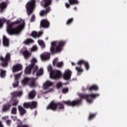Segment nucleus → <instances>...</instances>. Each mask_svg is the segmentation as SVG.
Segmentation results:
<instances>
[{
    "label": "nucleus",
    "mask_w": 127,
    "mask_h": 127,
    "mask_svg": "<svg viewBox=\"0 0 127 127\" xmlns=\"http://www.w3.org/2000/svg\"><path fill=\"white\" fill-rule=\"evenodd\" d=\"M50 56V54L48 53H45L40 56L41 60L44 61L45 60H47L49 59V57Z\"/></svg>",
    "instance_id": "obj_19"
},
{
    "label": "nucleus",
    "mask_w": 127,
    "mask_h": 127,
    "mask_svg": "<svg viewBox=\"0 0 127 127\" xmlns=\"http://www.w3.org/2000/svg\"><path fill=\"white\" fill-rule=\"evenodd\" d=\"M82 64H84V66L86 68V70H89V69H90V65H89V63L87 62L84 60H81L80 61V65L81 66V65H82Z\"/></svg>",
    "instance_id": "obj_23"
},
{
    "label": "nucleus",
    "mask_w": 127,
    "mask_h": 127,
    "mask_svg": "<svg viewBox=\"0 0 127 127\" xmlns=\"http://www.w3.org/2000/svg\"><path fill=\"white\" fill-rule=\"evenodd\" d=\"M63 103L67 106H76V105H78L80 103L79 100H74L73 101H63Z\"/></svg>",
    "instance_id": "obj_11"
},
{
    "label": "nucleus",
    "mask_w": 127,
    "mask_h": 127,
    "mask_svg": "<svg viewBox=\"0 0 127 127\" xmlns=\"http://www.w3.org/2000/svg\"><path fill=\"white\" fill-rule=\"evenodd\" d=\"M42 32H39V33H37L36 31H33L31 34V36L34 38L39 37L40 35H42Z\"/></svg>",
    "instance_id": "obj_26"
},
{
    "label": "nucleus",
    "mask_w": 127,
    "mask_h": 127,
    "mask_svg": "<svg viewBox=\"0 0 127 127\" xmlns=\"http://www.w3.org/2000/svg\"><path fill=\"white\" fill-rule=\"evenodd\" d=\"M35 5V0H31L29 1L25 5V7L27 9V12L28 15L31 14L32 11H33V9L34 8V6Z\"/></svg>",
    "instance_id": "obj_8"
},
{
    "label": "nucleus",
    "mask_w": 127,
    "mask_h": 127,
    "mask_svg": "<svg viewBox=\"0 0 127 127\" xmlns=\"http://www.w3.org/2000/svg\"><path fill=\"white\" fill-rule=\"evenodd\" d=\"M4 21V20L0 19V28H1L2 27V24H3Z\"/></svg>",
    "instance_id": "obj_43"
},
{
    "label": "nucleus",
    "mask_w": 127,
    "mask_h": 127,
    "mask_svg": "<svg viewBox=\"0 0 127 127\" xmlns=\"http://www.w3.org/2000/svg\"><path fill=\"white\" fill-rule=\"evenodd\" d=\"M47 110H52L55 111L58 110L59 111H63L64 110V106L61 103L56 104L54 102H51L47 107Z\"/></svg>",
    "instance_id": "obj_7"
},
{
    "label": "nucleus",
    "mask_w": 127,
    "mask_h": 127,
    "mask_svg": "<svg viewBox=\"0 0 127 127\" xmlns=\"http://www.w3.org/2000/svg\"><path fill=\"white\" fill-rule=\"evenodd\" d=\"M36 79L33 77H24L21 80V84L23 86H27L29 85L30 87H35Z\"/></svg>",
    "instance_id": "obj_4"
},
{
    "label": "nucleus",
    "mask_w": 127,
    "mask_h": 127,
    "mask_svg": "<svg viewBox=\"0 0 127 127\" xmlns=\"http://www.w3.org/2000/svg\"><path fill=\"white\" fill-rule=\"evenodd\" d=\"M12 95V99H13L14 97H20L22 95V91H15L11 93Z\"/></svg>",
    "instance_id": "obj_21"
},
{
    "label": "nucleus",
    "mask_w": 127,
    "mask_h": 127,
    "mask_svg": "<svg viewBox=\"0 0 127 127\" xmlns=\"http://www.w3.org/2000/svg\"><path fill=\"white\" fill-rule=\"evenodd\" d=\"M0 127H3V126H2V124L1 122H0Z\"/></svg>",
    "instance_id": "obj_50"
},
{
    "label": "nucleus",
    "mask_w": 127,
    "mask_h": 127,
    "mask_svg": "<svg viewBox=\"0 0 127 127\" xmlns=\"http://www.w3.org/2000/svg\"><path fill=\"white\" fill-rule=\"evenodd\" d=\"M3 45L5 47H8L9 46V40L5 36H3Z\"/></svg>",
    "instance_id": "obj_18"
},
{
    "label": "nucleus",
    "mask_w": 127,
    "mask_h": 127,
    "mask_svg": "<svg viewBox=\"0 0 127 127\" xmlns=\"http://www.w3.org/2000/svg\"><path fill=\"white\" fill-rule=\"evenodd\" d=\"M71 75H72V71L69 69L65 70L63 75L64 79V80H69L71 78Z\"/></svg>",
    "instance_id": "obj_12"
},
{
    "label": "nucleus",
    "mask_w": 127,
    "mask_h": 127,
    "mask_svg": "<svg viewBox=\"0 0 127 127\" xmlns=\"http://www.w3.org/2000/svg\"><path fill=\"white\" fill-rule=\"evenodd\" d=\"M11 77H12V75H11Z\"/></svg>",
    "instance_id": "obj_54"
},
{
    "label": "nucleus",
    "mask_w": 127,
    "mask_h": 127,
    "mask_svg": "<svg viewBox=\"0 0 127 127\" xmlns=\"http://www.w3.org/2000/svg\"><path fill=\"white\" fill-rule=\"evenodd\" d=\"M24 43L25 44H31L32 43H34V41L31 39H27L24 41Z\"/></svg>",
    "instance_id": "obj_31"
},
{
    "label": "nucleus",
    "mask_w": 127,
    "mask_h": 127,
    "mask_svg": "<svg viewBox=\"0 0 127 127\" xmlns=\"http://www.w3.org/2000/svg\"><path fill=\"white\" fill-rule=\"evenodd\" d=\"M10 107H11V105L9 103L4 105L2 109V112H6Z\"/></svg>",
    "instance_id": "obj_27"
},
{
    "label": "nucleus",
    "mask_w": 127,
    "mask_h": 127,
    "mask_svg": "<svg viewBox=\"0 0 127 127\" xmlns=\"http://www.w3.org/2000/svg\"><path fill=\"white\" fill-rule=\"evenodd\" d=\"M53 85V83L49 80L47 81L43 86V89L44 90H48L49 87H51Z\"/></svg>",
    "instance_id": "obj_14"
},
{
    "label": "nucleus",
    "mask_w": 127,
    "mask_h": 127,
    "mask_svg": "<svg viewBox=\"0 0 127 127\" xmlns=\"http://www.w3.org/2000/svg\"><path fill=\"white\" fill-rule=\"evenodd\" d=\"M15 83L12 84L13 88H16L18 86V80H15Z\"/></svg>",
    "instance_id": "obj_39"
},
{
    "label": "nucleus",
    "mask_w": 127,
    "mask_h": 127,
    "mask_svg": "<svg viewBox=\"0 0 127 127\" xmlns=\"http://www.w3.org/2000/svg\"><path fill=\"white\" fill-rule=\"evenodd\" d=\"M68 88H64L62 89V92L63 94H66V93H68Z\"/></svg>",
    "instance_id": "obj_38"
},
{
    "label": "nucleus",
    "mask_w": 127,
    "mask_h": 127,
    "mask_svg": "<svg viewBox=\"0 0 127 127\" xmlns=\"http://www.w3.org/2000/svg\"><path fill=\"white\" fill-rule=\"evenodd\" d=\"M83 71H84V70H83V69H82V68H80V74L82 72H83Z\"/></svg>",
    "instance_id": "obj_49"
},
{
    "label": "nucleus",
    "mask_w": 127,
    "mask_h": 127,
    "mask_svg": "<svg viewBox=\"0 0 127 127\" xmlns=\"http://www.w3.org/2000/svg\"><path fill=\"white\" fill-rule=\"evenodd\" d=\"M14 98L13 99L12 98V101H11V104L12 106H16L17 104H18V101L17 99L13 100Z\"/></svg>",
    "instance_id": "obj_34"
},
{
    "label": "nucleus",
    "mask_w": 127,
    "mask_h": 127,
    "mask_svg": "<svg viewBox=\"0 0 127 127\" xmlns=\"http://www.w3.org/2000/svg\"><path fill=\"white\" fill-rule=\"evenodd\" d=\"M5 7H6V3L4 2H1L0 3V12H2Z\"/></svg>",
    "instance_id": "obj_29"
},
{
    "label": "nucleus",
    "mask_w": 127,
    "mask_h": 127,
    "mask_svg": "<svg viewBox=\"0 0 127 127\" xmlns=\"http://www.w3.org/2000/svg\"><path fill=\"white\" fill-rule=\"evenodd\" d=\"M87 90L88 91H98L99 90V87L97 86V85H93L87 88Z\"/></svg>",
    "instance_id": "obj_25"
},
{
    "label": "nucleus",
    "mask_w": 127,
    "mask_h": 127,
    "mask_svg": "<svg viewBox=\"0 0 127 127\" xmlns=\"http://www.w3.org/2000/svg\"><path fill=\"white\" fill-rule=\"evenodd\" d=\"M48 92H50V90L48 91Z\"/></svg>",
    "instance_id": "obj_55"
},
{
    "label": "nucleus",
    "mask_w": 127,
    "mask_h": 127,
    "mask_svg": "<svg viewBox=\"0 0 127 127\" xmlns=\"http://www.w3.org/2000/svg\"><path fill=\"white\" fill-rule=\"evenodd\" d=\"M37 62V60H36V58H33L32 59L31 61V64L26 67L25 70V74H30L31 70L33 75H34V74H35V72H36V75L37 77H39V76H41V75L43 74V69L40 68V69L37 70V69H38V66L37 65L34 66V64Z\"/></svg>",
    "instance_id": "obj_2"
},
{
    "label": "nucleus",
    "mask_w": 127,
    "mask_h": 127,
    "mask_svg": "<svg viewBox=\"0 0 127 127\" xmlns=\"http://www.w3.org/2000/svg\"><path fill=\"white\" fill-rule=\"evenodd\" d=\"M0 77H1V78H5V75H6V74L5 73V70L0 69Z\"/></svg>",
    "instance_id": "obj_33"
},
{
    "label": "nucleus",
    "mask_w": 127,
    "mask_h": 127,
    "mask_svg": "<svg viewBox=\"0 0 127 127\" xmlns=\"http://www.w3.org/2000/svg\"><path fill=\"white\" fill-rule=\"evenodd\" d=\"M6 123L7 125V126H10V124H11V121L7 120L6 121Z\"/></svg>",
    "instance_id": "obj_44"
},
{
    "label": "nucleus",
    "mask_w": 127,
    "mask_h": 127,
    "mask_svg": "<svg viewBox=\"0 0 127 127\" xmlns=\"http://www.w3.org/2000/svg\"><path fill=\"white\" fill-rule=\"evenodd\" d=\"M6 119H8V116H5L2 118V120H6Z\"/></svg>",
    "instance_id": "obj_47"
},
{
    "label": "nucleus",
    "mask_w": 127,
    "mask_h": 127,
    "mask_svg": "<svg viewBox=\"0 0 127 127\" xmlns=\"http://www.w3.org/2000/svg\"><path fill=\"white\" fill-rule=\"evenodd\" d=\"M10 59V54L7 53L5 55V58H3L2 57H0V61H1V66L2 67H6L7 66V63Z\"/></svg>",
    "instance_id": "obj_9"
},
{
    "label": "nucleus",
    "mask_w": 127,
    "mask_h": 127,
    "mask_svg": "<svg viewBox=\"0 0 127 127\" xmlns=\"http://www.w3.org/2000/svg\"><path fill=\"white\" fill-rule=\"evenodd\" d=\"M53 66H56V67H60L63 66V62H58V58H55L53 61Z\"/></svg>",
    "instance_id": "obj_15"
},
{
    "label": "nucleus",
    "mask_w": 127,
    "mask_h": 127,
    "mask_svg": "<svg viewBox=\"0 0 127 127\" xmlns=\"http://www.w3.org/2000/svg\"><path fill=\"white\" fill-rule=\"evenodd\" d=\"M38 42L39 45H40V46H41L42 48L45 47V44H44V42H43V41L39 40Z\"/></svg>",
    "instance_id": "obj_36"
},
{
    "label": "nucleus",
    "mask_w": 127,
    "mask_h": 127,
    "mask_svg": "<svg viewBox=\"0 0 127 127\" xmlns=\"http://www.w3.org/2000/svg\"><path fill=\"white\" fill-rule=\"evenodd\" d=\"M6 31L10 35L19 34L21 30L24 28L25 23L21 18L18 19L16 21L12 23L8 22L7 24Z\"/></svg>",
    "instance_id": "obj_1"
},
{
    "label": "nucleus",
    "mask_w": 127,
    "mask_h": 127,
    "mask_svg": "<svg viewBox=\"0 0 127 127\" xmlns=\"http://www.w3.org/2000/svg\"><path fill=\"white\" fill-rule=\"evenodd\" d=\"M11 118L13 119V121H15L16 120V117L15 116H14V117L11 116Z\"/></svg>",
    "instance_id": "obj_48"
},
{
    "label": "nucleus",
    "mask_w": 127,
    "mask_h": 127,
    "mask_svg": "<svg viewBox=\"0 0 127 127\" xmlns=\"http://www.w3.org/2000/svg\"><path fill=\"white\" fill-rule=\"evenodd\" d=\"M96 116H97V114L96 113H90L88 117L89 121H92Z\"/></svg>",
    "instance_id": "obj_32"
},
{
    "label": "nucleus",
    "mask_w": 127,
    "mask_h": 127,
    "mask_svg": "<svg viewBox=\"0 0 127 127\" xmlns=\"http://www.w3.org/2000/svg\"><path fill=\"white\" fill-rule=\"evenodd\" d=\"M49 26V22L47 20L44 19L42 20L41 22L40 27H44L45 28H47Z\"/></svg>",
    "instance_id": "obj_16"
},
{
    "label": "nucleus",
    "mask_w": 127,
    "mask_h": 127,
    "mask_svg": "<svg viewBox=\"0 0 127 127\" xmlns=\"http://www.w3.org/2000/svg\"><path fill=\"white\" fill-rule=\"evenodd\" d=\"M50 10H51L50 7H48L46 8V10H42L40 11V15L41 16H44V15H46V14H47V13H48V12H49Z\"/></svg>",
    "instance_id": "obj_20"
},
{
    "label": "nucleus",
    "mask_w": 127,
    "mask_h": 127,
    "mask_svg": "<svg viewBox=\"0 0 127 127\" xmlns=\"http://www.w3.org/2000/svg\"><path fill=\"white\" fill-rule=\"evenodd\" d=\"M77 64H80V61H78V63H77Z\"/></svg>",
    "instance_id": "obj_52"
},
{
    "label": "nucleus",
    "mask_w": 127,
    "mask_h": 127,
    "mask_svg": "<svg viewBox=\"0 0 127 127\" xmlns=\"http://www.w3.org/2000/svg\"><path fill=\"white\" fill-rule=\"evenodd\" d=\"M22 54L25 59H27L29 57H30L31 54L28 52L27 50L23 51Z\"/></svg>",
    "instance_id": "obj_24"
},
{
    "label": "nucleus",
    "mask_w": 127,
    "mask_h": 127,
    "mask_svg": "<svg viewBox=\"0 0 127 127\" xmlns=\"http://www.w3.org/2000/svg\"><path fill=\"white\" fill-rule=\"evenodd\" d=\"M72 21H73V18L69 19L66 22V24H67V25H68V24H70V23H71Z\"/></svg>",
    "instance_id": "obj_41"
},
{
    "label": "nucleus",
    "mask_w": 127,
    "mask_h": 127,
    "mask_svg": "<svg viewBox=\"0 0 127 127\" xmlns=\"http://www.w3.org/2000/svg\"><path fill=\"white\" fill-rule=\"evenodd\" d=\"M74 9H76V7H74Z\"/></svg>",
    "instance_id": "obj_53"
},
{
    "label": "nucleus",
    "mask_w": 127,
    "mask_h": 127,
    "mask_svg": "<svg viewBox=\"0 0 127 127\" xmlns=\"http://www.w3.org/2000/svg\"><path fill=\"white\" fill-rule=\"evenodd\" d=\"M61 87H62V83L58 82L57 84V89H60V88H61Z\"/></svg>",
    "instance_id": "obj_40"
},
{
    "label": "nucleus",
    "mask_w": 127,
    "mask_h": 127,
    "mask_svg": "<svg viewBox=\"0 0 127 127\" xmlns=\"http://www.w3.org/2000/svg\"><path fill=\"white\" fill-rule=\"evenodd\" d=\"M68 2L69 3H65V7L68 8L69 6H70V4H77L78 3V0H68Z\"/></svg>",
    "instance_id": "obj_22"
},
{
    "label": "nucleus",
    "mask_w": 127,
    "mask_h": 127,
    "mask_svg": "<svg viewBox=\"0 0 127 127\" xmlns=\"http://www.w3.org/2000/svg\"><path fill=\"white\" fill-rule=\"evenodd\" d=\"M22 69V65L20 64H17L14 65L12 68V71L13 73L17 72V71H20Z\"/></svg>",
    "instance_id": "obj_13"
},
{
    "label": "nucleus",
    "mask_w": 127,
    "mask_h": 127,
    "mask_svg": "<svg viewBox=\"0 0 127 127\" xmlns=\"http://www.w3.org/2000/svg\"><path fill=\"white\" fill-rule=\"evenodd\" d=\"M65 41L62 40L52 42L51 43V52H52V53H55L56 52H60V51H62L63 47L65 45Z\"/></svg>",
    "instance_id": "obj_3"
},
{
    "label": "nucleus",
    "mask_w": 127,
    "mask_h": 127,
    "mask_svg": "<svg viewBox=\"0 0 127 127\" xmlns=\"http://www.w3.org/2000/svg\"><path fill=\"white\" fill-rule=\"evenodd\" d=\"M80 103H81V100L80 101Z\"/></svg>",
    "instance_id": "obj_56"
},
{
    "label": "nucleus",
    "mask_w": 127,
    "mask_h": 127,
    "mask_svg": "<svg viewBox=\"0 0 127 127\" xmlns=\"http://www.w3.org/2000/svg\"><path fill=\"white\" fill-rule=\"evenodd\" d=\"M36 106H37V102L35 101L25 103L23 104V107L26 109H28V108H30V109H35V108H36Z\"/></svg>",
    "instance_id": "obj_10"
},
{
    "label": "nucleus",
    "mask_w": 127,
    "mask_h": 127,
    "mask_svg": "<svg viewBox=\"0 0 127 127\" xmlns=\"http://www.w3.org/2000/svg\"><path fill=\"white\" fill-rule=\"evenodd\" d=\"M34 20H35V16L33 15L31 18V21L33 22Z\"/></svg>",
    "instance_id": "obj_45"
},
{
    "label": "nucleus",
    "mask_w": 127,
    "mask_h": 127,
    "mask_svg": "<svg viewBox=\"0 0 127 127\" xmlns=\"http://www.w3.org/2000/svg\"><path fill=\"white\" fill-rule=\"evenodd\" d=\"M75 70L77 71L78 74H79V73H80V68L78 67H76Z\"/></svg>",
    "instance_id": "obj_46"
},
{
    "label": "nucleus",
    "mask_w": 127,
    "mask_h": 127,
    "mask_svg": "<svg viewBox=\"0 0 127 127\" xmlns=\"http://www.w3.org/2000/svg\"><path fill=\"white\" fill-rule=\"evenodd\" d=\"M51 3V0H43L41 2V5L43 7L48 6Z\"/></svg>",
    "instance_id": "obj_17"
},
{
    "label": "nucleus",
    "mask_w": 127,
    "mask_h": 127,
    "mask_svg": "<svg viewBox=\"0 0 127 127\" xmlns=\"http://www.w3.org/2000/svg\"><path fill=\"white\" fill-rule=\"evenodd\" d=\"M71 65L72 66H75V63H74L73 62H71Z\"/></svg>",
    "instance_id": "obj_51"
},
{
    "label": "nucleus",
    "mask_w": 127,
    "mask_h": 127,
    "mask_svg": "<svg viewBox=\"0 0 127 127\" xmlns=\"http://www.w3.org/2000/svg\"><path fill=\"white\" fill-rule=\"evenodd\" d=\"M36 50H37V47L36 46H33L31 49V51H36Z\"/></svg>",
    "instance_id": "obj_42"
},
{
    "label": "nucleus",
    "mask_w": 127,
    "mask_h": 127,
    "mask_svg": "<svg viewBox=\"0 0 127 127\" xmlns=\"http://www.w3.org/2000/svg\"><path fill=\"white\" fill-rule=\"evenodd\" d=\"M16 112H17L16 108L13 107L11 110V114H12L13 115H16Z\"/></svg>",
    "instance_id": "obj_37"
},
{
    "label": "nucleus",
    "mask_w": 127,
    "mask_h": 127,
    "mask_svg": "<svg viewBox=\"0 0 127 127\" xmlns=\"http://www.w3.org/2000/svg\"><path fill=\"white\" fill-rule=\"evenodd\" d=\"M18 109L19 111L20 115H21V116L24 115V114L26 113V111H25V110H24V108H23V107L20 106H19L18 107Z\"/></svg>",
    "instance_id": "obj_28"
},
{
    "label": "nucleus",
    "mask_w": 127,
    "mask_h": 127,
    "mask_svg": "<svg viewBox=\"0 0 127 127\" xmlns=\"http://www.w3.org/2000/svg\"><path fill=\"white\" fill-rule=\"evenodd\" d=\"M100 94H80V99H85L87 103L89 104H92L93 103V99H96L97 97H99Z\"/></svg>",
    "instance_id": "obj_6"
},
{
    "label": "nucleus",
    "mask_w": 127,
    "mask_h": 127,
    "mask_svg": "<svg viewBox=\"0 0 127 127\" xmlns=\"http://www.w3.org/2000/svg\"><path fill=\"white\" fill-rule=\"evenodd\" d=\"M36 95V92H35V91L33 90L29 93V98L30 99H33V98L35 97Z\"/></svg>",
    "instance_id": "obj_30"
},
{
    "label": "nucleus",
    "mask_w": 127,
    "mask_h": 127,
    "mask_svg": "<svg viewBox=\"0 0 127 127\" xmlns=\"http://www.w3.org/2000/svg\"><path fill=\"white\" fill-rule=\"evenodd\" d=\"M48 71L50 72V77L51 79H59L61 77V72L58 70H52V66H48Z\"/></svg>",
    "instance_id": "obj_5"
},
{
    "label": "nucleus",
    "mask_w": 127,
    "mask_h": 127,
    "mask_svg": "<svg viewBox=\"0 0 127 127\" xmlns=\"http://www.w3.org/2000/svg\"><path fill=\"white\" fill-rule=\"evenodd\" d=\"M21 74H22V72H21L20 73H18L17 74L14 75V81H17V80H18L19 78H20V76H21Z\"/></svg>",
    "instance_id": "obj_35"
}]
</instances>
